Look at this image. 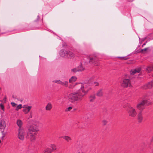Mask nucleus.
Masks as SVG:
<instances>
[{"label":"nucleus","mask_w":153,"mask_h":153,"mask_svg":"<svg viewBox=\"0 0 153 153\" xmlns=\"http://www.w3.org/2000/svg\"><path fill=\"white\" fill-rule=\"evenodd\" d=\"M68 87L72 89L75 88L78 91L70 94L68 97L69 100L74 103L76 102L81 101L83 97L91 89L88 84L84 83H75L74 85H70Z\"/></svg>","instance_id":"obj_1"},{"label":"nucleus","mask_w":153,"mask_h":153,"mask_svg":"<svg viewBox=\"0 0 153 153\" xmlns=\"http://www.w3.org/2000/svg\"><path fill=\"white\" fill-rule=\"evenodd\" d=\"M39 125L37 123L33 124L28 128L27 133V138L31 141H33L36 140V137L39 131Z\"/></svg>","instance_id":"obj_2"},{"label":"nucleus","mask_w":153,"mask_h":153,"mask_svg":"<svg viewBox=\"0 0 153 153\" xmlns=\"http://www.w3.org/2000/svg\"><path fill=\"white\" fill-rule=\"evenodd\" d=\"M127 111L128 115L130 116L134 117L136 116L137 113L136 110L133 107L131 106L129 107Z\"/></svg>","instance_id":"obj_3"},{"label":"nucleus","mask_w":153,"mask_h":153,"mask_svg":"<svg viewBox=\"0 0 153 153\" xmlns=\"http://www.w3.org/2000/svg\"><path fill=\"white\" fill-rule=\"evenodd\" d=\"M25 133V130L22 128H19L18 133V138L20 140H23Z\"/></svg>","instance_id":"obj_4"},{"label":"nucleus","mask_w":153,"mask_h":153,"mask_svg":"<svg viewBox=\"0 0 153 153\" xmlns=\"http://www.w3.org/2000/svg\"><path fill=\"white\" fill-rule=\"evenodd\" d=\"M121 86L124 88H127L131 86L130 81L128 79H124L121 83Z\"/></svg>","instance_id":"obj_5"},{"label":"nucleus","mask_w":153,"mask_h":153,"mask_svg":"<svg viewBox=\"0 0 153 153\" xmlns=\"http://www.w3.org/2000/svg\"><path fill=\"white\" fill-rule=\"evenodd\" d=\"M147 100H143L137 104V107L139 110H142L144 109L145 106L147 105Z\"/></svg>","instance_id":"obj_6"},{"label":"nucleus","mask_w":153,"mask_h":153,"mask_svg":"<svg viewBox=\"0 0 153 153\" xmlns=\"http://www.w3.org/2000/svg\"><path fill=\"white\" fill-rule=\"evenodd\" d=\"M68 50L62 49L59 52V54L60 56L64 58H67Z\"/></svg>","instance_id":"obj_7"},{"label":"nucleus","mask_w":153,"mask_h":153,"mask_svg":"<svg viewBox=\"0 0 153 153\" xmlns=\"http://www.w3.org/2000/svg\"><path fill=\"white\" fill-rule=\"evenodd\" d=\"M89 63L93 64L95 65H97L98 64L96 63V59L95 57L89 56L88 57Z\"/></svg>","instance_id":"obj_8"},{"label":"nucleus","mask_w":153,"mask_h":153,"mask_svg":"<svg viewBox=\"0 0 153 153\" xmlns=\"http://www.w3.org/2000/svg\"><path fill=\"white\" fill-rule=\"evenodd\" d=\"M49 147L50 148L48 149V153H51L56 149V146L55 144H50Z\"/></svg>","instance_id":"obj_9"},{"label":"nucleus","mask_w":153,"mask_h":153,"mask_svg":"<svg viewBox=\"0 0 153 153\" xmlns=\"http://www.w3.org/2000/svg\"><path fill=\"white\" fill-rule=\"evenodd\" d=\"M24 109L23 110V111L25 114H27L30 111L32 108V106L24 105Z\"/></svg>","instance_id":"obj_10"},{"label":"nucleus","mask_w":153,"mask_h":153,"mask_svg":"<svg viewBox=\"0 0 153 153\" xmlns=\"http://www.w3.org/2000/svg\"><path fill=\"white\" fill-rule=\"evenodd\" d=\"M75 56V54L71 51L68 50L67 57V58L73 59Z\"/></svg>","instance_id":"obj_11"},{"label":"nucleus","mask_w":153,"mask_h":153,"mask_svg":"<svg viewBox=\"0 0 153 153\" xmlns=\"http://www.w3.org/2000/svg\"><path fill=\"white\" fill-rule=\"evenodd\" d=\"M96 95L97 97H102L103 95V89H100L98 90L96 93Z\"/></svg>","instance_id":"obj_12"},{"label":"nucleus","mask_w":153,"mask_h":153,"mask_svg":"<svg viewBox=\"0 0 153 153\" xmlns=\"http://www.w3.org/2000/svg\"><path fill=\"white\" fill-rule=\"evenodd\" d=\"M153 87V81L146 84L144 87L145 89H150Z\"/></svg>","instance_id":"obj_13"},{"label":"nucleus","mask_w":153,"mask_h":153,"mask_svg":"<svg viewBox=\"0 0 153 153\" xmlns=\"http://www.w3.org/2000/svg\"><path fill=\"white\" fill-rule=\"evenodd\" d=\"M140 71V68H138L131 70L130 71V73L131 75H133L135 74L139 73Z\"/></svg>","instance_id":"obj_14"},{"label":"nucleus","mask_w":153,"mask_h":153,"mask_svg":"<svg viewBox=\"0 0 153 153\" xmlns=\"http://www.w3.org/2000/svg\"><path fill=\"white\" fill-rule=\"evenodd\" d=\"M6 127V124L5 121L1 120L0 122V129H4Z\"/></svg>","instance_id":"obj_15"},{"label":"nucleus","mask_w":153,"mask_h":153,"mask_svg":"<svg viewBox=\"0 0 153 153\" xmlns=\"http://www.w3.org/2000/svg\"><path fill=\"white\" fill-rule=\"evenodd\" d=\"M143 119V117L141 112L139 113L137 115V119L139 122H142Z\"/></svg>","instance_id":"obj_16"},{"label":"nucleus","mask_w":153,"mask_h":153,"mask_svg":"<svg viewBox=\"0 0 153 153\" xmlns=\"http://www.w3.org/2000/svg\"><path fill=\"white\" fill-rule=\"evenodd\" d=\"M77 79V78L75 76H72L69 80L70 83H73L76 81Z\"/></svg>","instance_id":"obj_17"},{"label":"nucleus","mask_w":153,"mask_h":153,"mask_svg":"<svg viewBox=\"0 0 153 153\" xmlns=\"http://www.w3.org/2000/svg\"><path fill=\"white\" fill-rule=\"evenodd\" d=\"M95 99L96 97L94 94L91 95L89 97V101L90 102H93Z\"/></svg>","instance_id":"obj_18"},{"label":"nucleus","mask_w":153,"mask_h":153,"mask_svg":"<svg viewBox=\"0 0 153 153\" xmlns=\"http://www.w3.org/2000/svg\"><path fill=\"white\" fill-rule=\"evenodd\" d=\"M148 72L149 73L153 70V65L148 66L146 69Z\"/></svg>","instance_id":"obj_19"},{"label":"nucleus","mask_w":153,"mask_h":153,"mask_svg":"<svg viewBox=\"0 0 153 153\" xmlns=\"http://www.w3.org/2000/svg\"><path fill=\"white\" fill-rule=\"evenodd\" d=\"M61 137L62 138L68 142L69 141L71 140V139L70 137L67 136H63Z\"/></svg>","instance_id":"obj_20"},{"label":"nucleus","mask_w":153,"mask_h":153,"mask_svg":"<svg viewBox=\"0 0 153 153\" xmlns=\"http://www.w3.org/2000/svg\"><path fill=\"white\" fill-rule=\"evenodd\" d=\"M17 124L19 127V128H21V127L22 126V121L20 120H18L17 121Z\"/></svg>","instance_id":"obj_21"},{"label":"nucleus","mask_w":153,"mask_h":153,"mask_svg":"<svg viewBox=\"0 0 153 153\" xmlns=\"http://www.w3.org/2000/svg\"><path fill=\"white\" fill-rule=\"evenodd\" d=\"M78 68V69H79V72L83 71L85 70V68L82 65L79 66Z\"/></svg>","instance_id":"obj_22"},{"label":"nucleus","mask_w":153,"mask_h":153,"mask_svg":"<svg viewBox=\"0 0 153 153\" xmlns=\"http://www.w3.org/2000/svg\"><path fill=\"white\" fill-rule=\"evenodd\" d=\"M68 82L67 81H65L63 82H62L61 85L67 87L68 85Z\"/></svg>","instance_id":"obj_23"},{"label":"nucleus","mask_w":153,"mask_h":153,"mask_svg":"<svg viewBox=\"0 0 153 153\" xmlns=\"http://www.w3.org/2000/svg\"><path fill=\"white\" fill-rule=\"evenodd\" d=\"M71 71L74 73H75L77 72H79V69H78V67L72 69L71 70Z\"/></svg>","instance_id":"obj_24"},{"label":"nucleus","mask_w":153,"mask_h":153,"mask_svg":"<svg viewBox=\"0 0 153 153\" xmlns=\"http://www.w3.org/2000/svg\"><path fill=\"white\" fill-rule=\"evenodd\" d=\"M62 82L60 80H55L53 81V82L61 85Z\"/></svg>","instance_id":"obj_25"},{"label":"nucleus","mask_w":153,"mask_h":153,"mask_svg":"<svg viewBox=\"0 0 153 153\" xmlns=\"http://www.w3.org/2000/svg\"><path fill=\"white\" fill-rule=\"evenodd\" d=\"M22 108V105L21 104H19V105H17L16 108V111H18L19 109L21 108Z\"/></svg>","instance_id":"obj_26"},{"label":"nucleus","mask_w":153,"mask_h":153,"mask_svg":"<svg viewBox=\"0 0 153 153\" xmlns=\"http://www.w3.org/2000/svg\"><path fill=\"white\" fill-rule=\"evenodd\" d=\"M72 108L73 107L71 106L69 107L66 109L65 111L66 112L70 111Z\"/></svg>","instance_id":"obj_27"},{"label":"nucleus","mask_w":153,"mask_h":153,"mask_svg":"<svg viewBox=\"0 0 153 153\" xmlns=\"http://www.w3.org/2000/svg\"><path fill=\"white\" fill-rule=\"evenodd\" d=\"M52 106L51 104L48 103V110H50L52 108Z\"/></svg>","instance_id":"obj_28"},{"label":"nucleus","mask_w":153,"mask_h":153,"mask_svg":"<svg viewBox=\"0 0 153 153\" xmlns=\"http://www.w3.org/2000/svg\"><path fill=\"white\" fill-rule=\"evenodd\" d=\"M6 99L7 98L5 97L3 100H0V101L1 102H3V103H5L6 101Z\"/></svg>","instance_id":"obj_29"},{"label":"nucleus","mask_w":153,"mask_h":153,"mask_svg":"<svg viewBox=\"0 0 153 153\" xmlns=\"http://www.w3.org/2000/svg\"><path fill=\"white\" fill-rule=\"evenodd\" d=\"M120 58L121 60H126L128 59L127 57H120Z\"/></svg>","instance_id":"obj_30"},{"label":"nucleus","mask_w":153,"mask_h":153,"mask_svg":"<svg viewBox=\"0 0 153 153\" xmlns=\"http://www.w3.org/2000/svg\"><path fill=\"white\" fill-rule=\"evenodd\" d=\"M0 107H1V109L4 110V106L2 103L0 104Z\"/></svg>","instance_id":"obj_31"},{"label":"nucleus","mask_w":153,"mask_h":153,"mask_svg":"<svg viewBox=\"0 0 153 153\" xmlns=\"http://www.w3.org/2000/svg\"><path fill=\"white\" fill-rule=\"evenodd\" d=\"M94 84L95 86H98L99 85V83L97 82H94Z\"/></svg>","instance_id":"obj_32"},{"label":"nucleus","mask_w":153,"mask_h":153,"mask_svg":"<svg viewBox=\"0 0 153 153\" xmlns=\"http://www.w3.org/2000/svg\"><path fill=\"white\" fill-rule=\"evenodd\" d=\"M102 123L104 125H105L107 123V121L105 120H102Z\"/></svg>","instance_id":"obj_33"},{"label":"nucleus","mask_w":153,"mask_h":153,"mask_svg":"<svg viewBox=\"0 0 153 153\" xmlns=\"http://www.w3.org/2000/svg\"><path fill=\"white\" fill-rule=\"evenodd\" d=\"M148 49V48H145L144 49H142L141 50V52H142L143 53H144L145 51H146Z\"/></svg>","instance_id":"obj_34"},{"label":"nucleus","mask_w":153,"mask_h":153,"mask_svg":"<svg viewBox=\"0 0 153 153\" xmlns=\"http://www.w3.org/2000/svg\"><path fill=\"white\" fill-rule=\"evenodd\" d=\"M11 104L12 105V106L13 107H15L16 105V104L15 103L13 102H12L11 103Z\"/></svg>","instance_id":"obj_35"},{"label":"nucleus","mask_w":153,"mask_h":153,"mask_svg":"<svg viewBox=\"0 0 153 153\" xmlns=\"http://www.w3.org/2000/svg\"><path fill=\"white\" fill-rule=\"evenodd\" d=\"M32 117V112H30V116H29V118H31Z\"/></svg>","instance_id":"obj_36"},{"label":"nucleus","mask_w":153,"mask_h":153,"mask_svg":"<svg viewBox=\"0 0 153 153\" xmlns=\"http://www.w3.org/2000/svg\"><path fill=\"white\" fill-rule=\"evenodd\" d=\"M1 133L2 134V136H4V137H5V133H4V131H2Z\"/></svg>","instance_id":"obj_37"},{"label":"nucleus","mask_w":153,"mask_h":153,"mask_svg":"<svg viewBox=\"0 0 153 153\" xmlns=\"http://www.w3.org/2000/svg\"><path fill=\"white\" fill-rule=\"evenodd\" d=\"M43 153H48V150L47 149L46 150H45Z\"/></svg>","instance_id":"obj_38"},{"label":"nucleus","mask_w":153,"mask_h":153,"mask_svg":"<svg viewBox=\"0 0 153 153\" xmlns=\"http://www.w3.org/2000/svg\"><path fill=\"white\" fill-rule=\"evenodd\" d=\"M39 19V16H37V20H35V21L36 22Z\"/></svg>","instance_id":"obj_39"},{"label":"nucleus","mask_w":153,"mask_h":153,"mask_svg":"<svg viewBox=\"0 0 153 153\" xmlns=\"http://www.w3.org/2000/svg\"><path fill=\"white\" fill-rule=\"evenodd\" d=\"M46 109L47 110H48V104L46 106Z\"/></svg>","instance_id":"obj_40"},{"label":"nucleus","mask_w":153,"mask_h":153,"mask_svg":"<svg viewBox=\"0 0 153 153\" xmlns=\"http://www.w3.org/2000/svg\"><path fill=\"white\" fill-rule=\"evenodd\" d=\"M4 137H4V136H2V137H1V139H3Z\"/></svg>","instance_id":"obj_41"},{"label":"nucleus","mask_w":153,"mask_h":153,"mask_svg":"<svg viewBox=\"0 0 153 153\" xmlns=\"http://www.w3.org/2000/svg\"><path fill=\"white\" fill-rule=\"evenodd\" d=\"M12 97H13V98H16L14 97V96H13H13H12Z\"/></svg>","instance_id":"obj_42"},{"label":"nucleus","mask_w":153,"mask_h":153,"mask_svg":"<svg viewBox=\"0 0 153 153\" xmlns=\"http://www.w3.org/2000/svg\"><path fill=\"white\" fill-rule=\"evenodd\" d=\"M1 140H0V143H1Z\"/></svg>","instance_id":"obj_43"}]
</instances>
